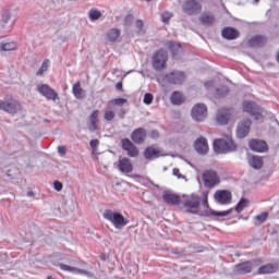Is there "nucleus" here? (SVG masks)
<instances>
[{
  "label": "nucleus",
  "instance_id": "obj_31",
  "mask_svg": "<svg viewBox=\"0 0 279 279\" xmlns=\"http://www.w3.org/2000/svg\"><path fill=\"white\" fill-rule=\"evenodd\" d=\"M248 165L253 169H262L263 168V158L258 156H251L248 157Z\"/></svg>",
  "mask_w": 279,
  "mask_h": 279
},
{
  "label": "nucleus",
  "instance_id": "obj_4",
  "mask_svg": "<svg viewBox=\"0 0 279 279\" xmlns=\"http://www.w3.org/2000/svg\"><path fill=\"white\" fill-rule=\"evenodd\" d=\"M0 110L8 112V114H16L23 110V106L14 97L7 96L3 100H0Z\"/></svg>",
  "mask_w": 279,
  "mask_h": 279
},
{
  "label": "nucleus",
  "instance_id": "obj_39",
  "mask_svg": "<svg viewBox=\"0 0 279 279\" xmlns=\"http://www.w3.org/2000/svg\"><path fill=\"white\" fill-rule=\"evenodd\" d=\"M202 23H204V25H213V23H215V16L210 15V14H204L201 17Z\"/></svg>",
  "mask_w": 279,
  "mask_h": 279
},
{
  "label": "nucleus",
  "instance_id": "obj_50",
  "mask_svg": "<svg viewBox=\"0 0 279 279\" xmlns=\"http://www.w3.org/2000/svg\"><path fill=\"white\" fill-rule=\"evenodd\" d=\"M135 27H137V29L141 32V29H143V21L142 20H137L135 22Z\"/></svg>",
  "mask_w": 279,
  "mask_h": 279
},
{
  "label": "nucleus",
  "instance_id": "obj_20",
  "mask_svg": "<svg viewBox=\"0 0 279 279\" xmlns=\"http://www.w3.org/2000/svg\"><path fill=\"white\" fill-rule=\"evenodd\" d=\"M120 173H132L134 167L132 166V162L128 158H122L118 161L117 165Z\"/></svg>",
  "mask_w": 279,
  "mask_h": 279
},
{
  "label": "nucleus",
  "instance_id": "obj_40",
  "mask_svg": "<svg viewBox=\"0 0 279 279\" xmlns=\"http://www.w3.org/2000/svg\"><path fill=\"white\" fill-rule=\"evenodd\" d=\"M247 204H248L247 199L242 198V199L238 203V205L235 206L236 213H242L245 208H247Z\"/></svg>",
  "mask_w": 279,
  "mask_h": 279
},
{
  "label": "nucleus",
  "instance_id": "obj_1",
  "mask_svg": "<svg viewBox=\"0 0 279 279\" xmlns=\"http://www.w3.org/2000/svg\"><path fill=\"white\" fill-rule=\"evenodd\" d=\"M185 213L192 215H199L201 217H228L232 209L223 211H215L208 206V191L202 192V196L198 194L183 195L182 201Z\"/></svg>",
  "mask_w": 279,
  "mask_h": 279
},
{
  "label": "nucleus",
  "instance_id": "obj_10",
  "mask_svg": "<svg viewBox=\"0 0 279 279\" xmlns=\"http://www.w3.org/2000/svg\"><path fill=\"white\" fill-rule=\"evenodd\" d=\"M37 93L43 95V97H46L48 101H58L60 97L58 96V93L53 90L49 85L47 84H38L37 85Z\"/></svg>",
  "mask_w": 279,
  "mask_h": 279
},
{
  "label": "nucleus",
  "instance_id": "obj_52",
  "mask_svg": "<svg viewBox=\"0 0 279 279\" xmlns=\"http://www.w3.org/2000/svg\"><path fill=\"white\" fill-rule=\"evenodd\" d=\"M150 138H158V131H151Z\"/></svg>",
  "mask_w": 279,
  "mask_h": 279
},
{
  "label": "nucleus",
  "instance_id": "obj_44",
  "mask_svg": "<svg viewBox=\"0 0 279 279\" xmlns=\"http://www.w3.org/2000/svg\"><path fill=\"white\" fill-rule=\"evenodd\" d=\"M151 101H154V96L151 94H145L144 104H146V106H150Z\"/></svg>",
  "mask_w": 279,
  "mask_h": 279
},
{
  "label": "nucleus",
  "instance_id": "obj_13",
  "mask_svg": "<svg viewBox=\"0 0 279 279\" xmlns=\"http://www.w3.org/2000/svg\"><path fill=\"white\" fill-rule=\"evenodd\" d=\"M250 128H252V121L250 119L240 121L236 128L238 138H245L250 134Z\"/></svg>",
  "mask_w": 279,
  "mask_h": 279
},
{
  "label": "nucleus",
  "instance_id": "obj_35",
  "mask_svg": "<svg viewBox=\"0 0 279 279\" xmlns=\"http://www.w3.org/2000/svg\"><path fill=\"white\" fill-rule=\"evenodd\" d=\"M49 66H51V61H49V59H45L40 68L36 72L37 77H40V75H44V73H47V71H49Z\"/></svg>",
  "mask_w": 279,
  "mask_h": 279
},
{
  "label": "nucleus",
  "instance_id": "obj_28",
  "mask_svg": "<svg viewBox=\"0 0 279 279\" xmlns=\"http://www.w3.org/2000/svg\"><path fill=\"white\" fill-rule=\"evenodd\" d=\"M88 19L92 23H95L96 21H99V19H101V16H104V13H101V11L97 8H93L88 11L87 13Z\"/></svg>",
  "mask_w": 279,
  "mask_h": 279
},
{
  "label": "nucleus",
  "instance_id": "obj_12",
  "mask_svg": "<svg viewBox=\"0 0 279 279\" xmlns=\"http://www.w3.org/2000/svg\"><path fill=\"white\" fill-rule=\"evenodd\" d=\"M214 199L221 205L230 204L232 202V193L228 190H218L214 194Z\"/></svg>",
  "mask_w": 279,
  "mask_h": 279
},
{
  "label": "nucleus",
  "instance_id": "obj_55",
  "mask_svg": "<svg viewBox=\"0 0 279 279\" xmlns=\"http://www.w3.org/2000/svg\"><path fill=\"white\" fill-rule=\"evenodd\" d=\"M259 0H254V3H258Z\"/></svg>",
  "mask_w": 279,
  "mask_h": 279
},
{
  "label": "nucleus",
  "instance_id": "obj_7",
  "mask_svg": "<svg viewBox=\"0 0 279 279\" xmlns=\"http://www.w3.org/2000/svg\"><path fill=\"white\" fill-rule=\"evenodd\" d=\"M203 182L206 189H215L218 184H220L221 179L216 171L207 170L203 173Z\"/></svg>",
  "mask_w": 279,
  "mask_h": 279
},
{
  "label": "nucleus",
  "instance_id": "obj_6",
  "mask_svg": "<svg viewBox=\"0 0 279 279\" xmlns=\"http://www.w3.org/2000/svg\"><path fill=\"white\" fill-rule=\"evenodd\" d=\"M243 111L254 117L256 121H263V112L260 107L254 101H244L242 105Z\"/></svg>",
  "mask_w": 279,
  "mask_h": 279
},
{
  "label": "nucleus",
  "instance_id": "obj_56",
  "mask_svg": "<svg viewBox=\"0 0 279 279\" xmlns=\"http://www.w3.org/2000/svg\"><path fill=\"white\" fill-rule=\"evenodd\" d=\"M147 1H151V0H147Z\"/></svg>",
  "mask_w": 279,
  "mask_h": 279
},
{
  "label": "nucleus",
  "instance_id": "obj_25",
  "mask_svg": "<svg viewBox=\"0 0 279 279\" xmlns=\"http://www.w3.org/2000/svg\"><path fill=\"white\" fill-rule=\"evenodd\" d=\"M221 34L227 40H234V38H239V31L232 27H226Z\"/></svg>",
  "mask_w": 279,
  "mask_h": 279
},
{
  "label": "nucleus",
  "instance_id": "obj_22",
  "mask_svg": "<svg viewBox=\"0 0 279 279\" xmlns=\"http://www.w3.org/2000/svg\"><path fill=\"white\" fill-rule=\"evenodd\" d=\"M58 267L62 270V271H69L70 274H76V275H81V276H88V271L84 270V269H80L77 267H72L65 264H58Z\"/></svg>",
  "mask_w": 279,
  "mask_h": 279
},
{
  "label": "nucleus",
  "instance_id": "obj_27",
  "mask_svg": "<svg viewBox=\"0 0 279 279\" xmlns=\"http://www.w3.org/2000/svg\"><path fill=\"white\" fill-rule=\"evenodd\" d=\"M99 119V110L93 111L89 117V131L95 132L97 130V123Z\"/></svg>",
  "mask_w": 279,
  "mask_h": 279
},
{
  "label": "nucleus",
  "instance_id": "obj_19",
  "mask_svg": "<svg viewBox=\"0 0 279 279\" xmlns=\"http://www.w3.org/2000/svg\"><path fill=\"white\" fill-rule=\"evenodd\" d=\"M250 149H252V151H257L258 154H263L265 151H267L268 146L267 143L265 141H260V140H252L250 143Z\"/></svg>",
  "mask_w": 279,
  "mask_h": 279
},
{
  "label": "nucleus",
  "instance_id": "obj_9",
  "mask_svg": "<svg viewBox=\"0 0 279 279\" xmlns=\"http://www.w3.org/2000/svg\"><path fill=\"white\" fill-rule=\"evenodd\" d=\"M208 117V108L204 104H197L192 109V119L198 123L205 121Z\"/></svg>",
  "mask_w": 279,
  "mask_h": 279
},
{
  "label": "nucleus",
  "instance_id": "obj_3",
  "mask_svg": "<svg viewBox=\"0 0 279 279\" xmlns=\"http://www.w3.org/2000/svg\"><path fill=\"white\" fill-rule=\"evenodd\" d=\"M214 151L216 154H230L236 151V144L232 137L219 138L214 142Z\"/></svg>",
  "mask_w": 279,
  "mask_h": 279
},
{
  "label": "nucleus",
  "instance_id": "obj_2",
  "mask_svg": "<svg viewBox=\"0 0 279 279\" xmlns=\"http://www.w3.org/2000/svg\"><path fill=\"white\" fill-rule=\"evenodd\" d=\"M104 219L109 221L117 230H123V227L129 223L123 214L112 209H105L102 213Z\"/></svg>",
  "mask_w": 279,
  "mask_h": 279
},
{
  "label": "nucleus",
  "instance_id": "obj_23",
  "mask_svg": "<svg viewBox=\"0 0 279 279\" xmlns=\"http://www.w3.org/2000/svg\"><path fill=\"white\" fill-rule=\"evenodd\" d=\"M216 121L220 125H226L228 121H230V110L228 109H222L217 113Z\"/></svg>",
  "mask_w": 279,
  "mask_h": 279
},
{
  "label": "nucleus",
  "instance_id": "obj_37",
  "mask_svg": "<svg viewBox=\"0 0 279 279\" xmlns=\"http://www.w3.org/2000/svg\"><path fill=\"white\" fill-rule=\"evenodd\" d=\"M17 45L14 41L0 44V51H14Z\"/></svg>",
  "mask_w": 279,
  "mask_h": 279
},
{
  "label": "nucleus",
  "instance_id": "obj_47",
  "mask_svg": "<svg viewBox=\"0 0 279 279\" xmlns=\"http://www.w3.org/2000/svg\"><path fill=\"white\" fill-rule=\"evenodd\" d=\"M132 21H134V16L133 15H126L124 19V25H132Z\"/></svg>",
  "mask_w": 279,
  "mask_h": 279
},
{
  "label": "nucleus",
  "instance_id": "obj_16",
  "mask_svg": "<svg viewBox=\"0 0 279 279\" xmlns=\"http://www.w3.org/2000/svg\"><path fill=\"white\" fill-rule=\"evenodd\" d=\"M131 138L135 145H143V143H145V138H147V131L143 128L136 129L132 133Z\"/></svg>",
  "mask_w": 279,
  "mask_h": 279
},
{
  "label": "nucleus",
  "instance_id": "obj_30",
  "mask_svg": "<svg viewBox=\"0 0 279 279\" xmlns=\"http://www.w3.org/2000/svg\"><path fill=\"white\" fill-rule=\"evenodd\" d=\"M72 93L76 99H84L86 92L82 89V85L76 83L72 87Z\"/></svg>",
  "mask_w": 279,
  "mask_h": 279
},
{
  "label": "nucleus",
  "instance_id": "obj_51",
  "mask_svg": "<svg viewBox=\"0 0 279 279\" xmlns=\"http://www.w3.org/2000/svg\"><path fill=\"white\" fill-rule=\"evenodd\" d=\"M213 86H215V82L213 81H208L205 83V88H213Z\"/></svg>",
  "mask_w": 279,
  "mask_h": 279
},
{
  "label": "nucleus",
  "instance_id": "obj_45",
  "mask_svg": "<svg viewBox=\"0 0 279 279\" xmlns=\"http://www.w3.org/2000/svg\"><path fill=\"white\" fill-rule=\"evenodd\" d=\"M172 174H173V175H177V178H178L179 180H184V178H185L183 174L180 173V169H178V168H174V169L172 170Z\"/></svg>",
  "mask_w": 279,
  "mask_h": 279
},
{
  "label": "nucleus",
  "instance_id": "obj_32",
  "mask_svg": "<svg viewBox=\"0 0 279 279\" xmlns=\"http://www.w3.org/2000/svg\"><path fill=\"white\" fill-rule=\"evenodd\" d=\"M170 101L173 106H180V104H184V96L180 92H174L170 97Z\"/></svg>",
  "mask_w": 279,
  "mask_h": 279
},
{
  "label": "nucleus",
  "instance_id": "obj_41",
  "mask_svg": "<svg viewBox=\"0 0 279 279\" xmlns=\"http://www.w3.org/2000/svg\"><path fill=\"white\" fill-rule=\"evenodd\" d=\"M111 104H113V106H123V104H128V99H125V98H116V99H113L109 102V106H111Z\"/></svg>",
  "mask_w": 279,
  "mask_h": 279
},
{
  "label": "nucleus",
  "instance_id": "obj_5",
  "mask_svg": "<svg viewBox=\"0 0 279 279\" xmlns=\"http://www.w3.org/2000/svg\"><path fill=\"white\" fill-rule=\"evenodd\" d=\"M184 80H186V75H184L183 72L175 71L167 74L163 77H159L158 82L165 86V84H184Z\"/></svg>",
  "mask_w": 279,
  "mask_h": 279
},
{
  "label": "nucleus",
  "instance_id": "obj_24",
  "mask_svg": "<svg viewBox=\"0 0 279 279\" xmlns=\"http://www.w3.org/2000/svg\"><path fill=\"white\" fill-rule=\"evenodd\" d=\"M160 154V149L154 146H149L144 150V158L146 160H154V158H158Z\"/></svg>",
  "mask_w": 279,
  "mask_h": 279
},
{
  "label": "nucleus",
  "instance_id": "obj_42",
  "mask_svg": "<svg viewBox=\"0 0 279 279\" xmlns=\"http://www.w3.org/2000/svg\"><path fill=\"white\" fill-rule=\"evenodd\" d=\"M90 148L93 149V154L97 151V147H99V140H92L89 142Z\"/></svg>",
  "mask_w": 279,
  "mask_h": 279
},
{
  "label": "nucleus",
  "instance_id": "obj_17",
  "mask_svg": "<svg viewBox=\"0 0 279 279\" xmlns=\"http://www.w3.org/2000/svg\"><path fill=\"white\" fill-rule=\"evenodd\" d=\"M194 149L197 151V154L206 155L208 154V141L206 137H199L194 143Z\"/></svg>",
  "mask_w": 279,
  "mask_h": 279
},
{
  "label": "nucleus",
  "instance_id": "obj_49",
  "mask_svg": "<svg viewBox=\"0 0 279 279\" xmlns=\"http://www.w3.org/2000/svg\"><path fill=\"white\" fill-rule=\"evenodd\" d=\"M53 189H54V191H58V192L62 191V182L54 181L53 182Z\"/></svg>",
  "mask_w": 279,
  "mask_h": 279
},
{
  "label": "nucleus",
  "instance_id": "obj_36",
  "mask_svg": "<svg viewBox=\"0 0 279 279\" xmlns=\"http://www.w3.org/2000/svg\"><path fill=\"white\" fill-rule=\"evenodd\" d=\"M276 271V266L267 264L258 268V274H274Z\"/></svg>",
  "mask_w": 279,
  "mask_h": 279
},
{
  "label": "nucleus",
  "instance_id": "obj_46",
  "mask_svg": "<svg viewBox=\"0 0 279 279\" xmlns=\"http://www.w3.org/2000/svg\"><path fill=\"white\" fill-rule=\"evenodd\" d=\"M227 93H228V87H223L222 92H220L219 89L217 90L216 96L217 97H226Z\"/></svg>",
  "mask_w": 279,
  "mask_h": 279
},
{
  "label": "nucleus",
  "instance_id": "obj_48",
  "mask_svg": "<svg viewBox=\"0 0 279 279\" xmlns=\"http://www.w3.org/2000/svg\"><path fill=\"white\" fill-rule=\"evenodd\" d=\"M58 154L60 156H66V146H58Z\"/></svg>",
  "mask_w": 279,
  "mask_h": 279
},
{
  "label": "nucleus",
  "instance_id": "obj_26",
  "mask_svg": "<svg viewBox=\"0 0 279 279\" xmlns=\"http://www.w3.org/2000/svg\"><path fill=\"white\" fill-rule=\"evenodd\" d=\"M121 36V31L119 28H110L106 33V38L108 43H117V39Z\"/></svg>",
  "mask_w": 279,
  "mask_h": 279
},
{
  "label": "nucleus",
  "instance_id": "obj_8",
  "mask_svg": "<svg viewBox=\"0 0 279 279\" xmlns=\"http://www.w3.org/2000/svg\"><path fill=\"white\" fill-rule=\"evenodd\" d=\"M168 60V54L167 51L163 49L158 50L154 56H153V66L156 71H162L167 64Z\"/></svg>",
  "mask_w": 279,
  "mask_h": 279
},
{
  "label": "nucleus",
  "instance_id": "obj_11",
  "mask_svg": "<svg viewBox=\"0 0 279 279\" xmlns=\"http://www.w3.org/2000/svg\"><path fill=\"white\" fill-rule=\"evenodd\" d=\"M259 264H260V260L244 262L235 265L234 271L235 274H240V275L251 274L252 269H255V267H258Z\"/></svg>",
  "mask_w": 279,
  "mask_h": 279
},
{
  "label": "nucleus",
  "instance_id": "obj_29",
  "mask_svg": "<svg viewBox=\"0 0 279 279\" xmlns=\"http://www.w3.org/2000/svg\"><path fill=\"white\" fill-rule=\"evenodd\" d=\"M267 43L264 36H255L248 40V47H263Z\"/></svg>",
  "mask_w": 279,
  "mask_h": 279
},
{
  "label": "nucleus",
  "instance_id": "obj_15",
  "mask_svg": "<svg viewBox=\"0 0 279 279\" xmlns=\"http://www.w3.org/2000/svg\"><path fill=\"white\" fill-rule=\"evenodd\" d=\"M122 149L128 151V155L131 158H136V156H138V148H136V146L129 138L122 140Z\"/></svg>",
  "mask_w": 279,
  "mask_h": 279
},
{
  "label": "nucleus",
  "instance_id": "obj_18",
  "mask_svg": "<svg viewBox=\"0 0 279 279\" xmlns=\"http://www.w3.org/2000/svg\"><path fill=\"white\" fill-rule=\"evenodd\" d=\"M12 19V13L4 12L1 17L0 27L3 32H12V27H14V23H10Z\"/></svg>",
  "mask_w": 279,
  "mask_h": 279
},
{
  "label": "nucleus",
  "instance_id": "obj_14",
  "mask_svg": "<svg viewBox=\"0 0 279 279\" xmlns=\"http://www.w3.org/2000/svg\"><path fill=\"white\" fill-rule=\"evenodd\" d=\"M201 10L202 5L195 0H187L183 4V12H185V14H198Z\"/></svg>",
  "mask_w": 279,
  "mask_h": 279
},
{
  "label": "nucleus",
  "instance_id": "obj_33",
  "mask_svg": "<svg viewBox=\"0 0 279 279\" xmlns=\"http://www.w3.org/2000/svg\"><path fill=\"white\" fill-rule=\"evenodd\" d=\"M269 217V213L268 211H264L257 216H255L254 219V225L255 226H263V223H265L267 221V218Z\"/></svg>",
  "mask_w": 279,
  "mask_h": 279
},
{
  "label": "nucleus",
  "instance_id": "obj_54",
  "mask_svg": "<svg viewBox=\"0 0 279 279\" xmlns=\"http://www.w3.org/2000/svg\"><path fill=\"white\" fill-rule=\"evenodd\" d=\"M27 197H34V192L33 191L27 192Z\"/></svg>",
  "mask_w": 279,
  "mask_h": 279
},
{
  "label": "nucleus",
  "instance_id": "obj_34",
  "mask_svg": "<svg viewBox=\"0 0 279 279\" xmlns=\"http://www.w3.org/2000/svg\"><path fill=\"white\" fill-rule=\"evenodd\" d=\"M168 49L172 52L173 58L182 51V46L175 41H168Z\"/></svg>",
  "mask_w": 279,
  "mask_h": 279
},
{
  "label": "nucleus",
  "instance_id": "obj_43",
  "mask_svg": "<svg viewBox=\"0 0 279 279\" xmlns=\"http://www.w3.org/2000/svg\"><path fill=\"white\" fill-rule=\"evenodd\" d=\"M173 15L169 12H165L161 14V21L162 23H169V21L171 20Z\"/></svg>",
  "mask_w": 279,
  "mask_h": 279
},
{
  "label": "nucleus",
  "instance_id": "obj_53",
  "mask_svg": "<svg viewBox=\"0 0 279 279\" xmlns=\"http://www.w3.org/2000/svg\"><path fill=\"white\" fill-rule=\"evenodd\" d=\"M116 88H117V90H122L123 89V84L122 83H117Z\"/></svg>",
  "mask_w": 279,
  "mask_h": 279
},
{
  "label": "nucleus",
  "instance_id": "obj_21",
  "mask_svg": "<svg viewBox=\"0 0 279 279\" xmlns=\"http://www.w3.org/2000/svg\"><path fill=\"white\" fill-rule=\"evenodd\" d=\"M162 198L166 202V204H170L172 206H178L182 204V197L173 193L167 192L162 195Z\"/></svg>",
  "mask_w": 279,
  "mask_h": 279
},
{
  "label": "nucleus",
  "instance_id": "obj_38",
  "mask_svg": "<svg viewBox=\"0 0 279 279\" xmlns=\"http://www.w3.org/2000/svg\"><path fill=\"white\" fill-rule=\"evenodd\" d=\"M104 112L105 121H112V119H114V111L112 110V107H110V105L107 108H105Z\"/></svg>",
  "mask_w": 279,
  "mask_h": 279
}]
</instances>
